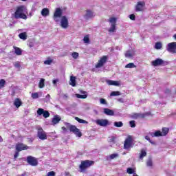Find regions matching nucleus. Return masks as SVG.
<instances>
[{"mask_svg": "<svg viewBox=\"0 0 176 176\" xmlns=\"http://www.w3.org/2000/svg\"><path fill=\"white\" fill-rule=\"evenodd\" d=\"M25 10H26L25 6H19L16 7L15 12L13 14V17H14L16 20H19V19H23V20H27V15L25 14L24 13Z\"/></svg>", "mask_w": 176, "mask_h": 176, "instance_id": "obj_1", "label": "nucleus"}, {"mask_svg": "<svg viewBox=\"0 0 176 176\" xmlns=\"http://www.w3.org/2000/svg\"><path fill=\"white\" fill-rule=\"evenodd\" d=\"M91 166H94V161L89 160L81 161L79 166L80 173H85V171H86V170H87V168L89 167H91Z\"/></svg>", "mask_w": 176, "mask_h": 176, "instance_id": "obj_2", "label": "nucleus"}, {"mask_svg": "<svg viewBox=\"0 0 176 176\" xmlns=\"http://www.w3.org/2000/svg\"><path fill=\"white\" fill-rule=\"evenodd\" d=\"M108 56L104 55L102 56L99 60L98 61L97 64L96 65V68H101V67H104V65L107 63L108 61Z\"/></svg>", "mask_w": 176, "mask_h": 176, "instance_id": "obj_3", "label": "nucleus"}, {"mask_svg": "<svg viewBox=\"0 0 176 176\" xmlns=\"http://www.w3.org/2000/svg\"><path fill=\"white\" fill-rule=\"evenodd\" d=\"M26 162L30 166L33 167L38 166V160L35 157L28 155L26 158Z\"/></svg>", "mask_w": 176, "mask_h": 176, "instance_id": "obj_4", "label": "nucleus"}, {"mask_svg": "<svg viewBox=\"0 0 176 176\" xmlns=\"http://www.w3.org/2000/svg\"><path fill=\"white\" fill-rule=\"evenodd\" d=\"M37 137L42 141H45V140H47V134L43 131V129L39 128L37 131Z\"/></svg>", "mask_w": 176, "mask_h": 176, "instance_id": "obj_5", "label": "nucleus"}, {"mask_svg": "<svg viewBox=\"0 0 176 176\" xmlns=\"http://www.w3.org/2000/svg\"><path fill=\"white\" fill-rule=\"evenodd\" d=\"M62 17H63V10H61V8H57L55 10V12L54 13L53 19L56 22H57L58 21V19H60Z\"/></svg>", "mask_w": 176, "mask_h": 176, "instance_id": "obj_6", "label": "nucleus"}, {"mask_svg": "<svg viewBox=\"0 0 176 176\" xmlns=\"http://www.w3.org/2000/svg\"><path fill=\"white\" fill-rule=\"evenodd\" d=\"M69 131L72 133H74L76 137H82V132H80V130L76 127L75 125H70L69 126Z\"/></svg>", "mask_w": 176, "mask_h": 176, "instance_id": "obj_7", "label": "nucleus"}, {"mask_svg": "<svg viewBox=\"0 0 176 176\" xmlns=\"http://www.w3.org/2000/svg\"><path fill=\"white\" fill-rule=\"evenodd\" d=\"M135 12H144L145 10V1H138L135 6Z\"/></svg>", "mask_w": 176, "mask_h": 176, "instance_id": "obj_8", "label": "nucleus"}, {"mask_svg": "<svg viewBox=\"0 0 176 176\" xmlns=\"http://www.w3.org/2000/svg\"><path fill=\"white\" fill-rule=\"evenodd\" d=\"M132 145H133V138H131V136L129 135L127 137V138L125 140L124 142V149H130Z\"/></svg>", "mask_w": 176, "mask_h": 176, "instance_id": "obj_9", "label": "nucleus"}, {"mask_svg": "<svg viewBox=\"0 0 176 176\" xmlns=\"http://www.w3.org/2000/svg\"><path fill=\"white\" fill-rule=\"evenodd\" d=\"M109 21L111 23V27L109 29V32H115L116 31V18L111 17Z\"/></svg>", "mask_w": 176, "mask_h": 176, "instance_id": "obj_10", "label": "nucleus"}, {"mask_svg": "<svg viewBox=\"0 0 176 176\" xmlns=\"http://www.w3.org/2000/svg\"><path fill=\"white\" fill-rule=\"evenodd\" d=\"M30 147L23 143L18 142L16 144L15 149L18 152H21V151H27Z\"/></svg>", "mask_w": 176, "mask_h": 176, "instance_id": "obj_11", "label": "nucleus"}, {"mask_svg": "<svg viewBox=\"0 0 176 176\" xmlns=\"http://www.w3.org/2000/svg\"><path fill=\"white\" fill-rule=\"evenodd\" d=\"M151 116V112H146L144 113H135L133 115L134 119H145L146 116Z\"/></svg>", "mask_w": 176, "mask_h": 176, "instance_id": "obj_12", "label": "nucleus"}, {"mask_svg": "<svg viewBox=\"0 0 176 176\" xmlns=\"http://www.w3.org/2000/svg\"><path fill=\"white\" fill-rule=\"evenodd\" d=\"M37 115H38L39 116L43 115V118L46 119L50 116V113H49L48 111L40 108L37 110Z\"/></svg>", "mask_w": 176, "mask_h": 176, "instance_id": "obj_13", "label": "nucleus"}, {"mask_svg": "<svg viewBox=\"0 0 176 176\" xmlns=\"http://www.w3.org/2000/svg\"><path fill=\"white\" fill-rule=\"evenodd\" d=\"M166 50L170 53H176V42L169 43Z\"/></svg>", "mask_w": 176, "mask_h": 176, "instance_id": "obj_14", "label": "nucleus"}, {"mask_svg": "<svg viewBox=\"0 0 176 176\" xmlns=\"http://www.w3.org/2000/svg\"><path fill=\"white\" fill-rule=\"evenodd\" d=\"M68 18L66 16H63L60 19V25L62 28L67 29L68 28Z\"/></svg>", "mask_w": 176, "mask_h": 176, "instance_id": "obj_15", "label": "nucleus"}, {"mask_svg": "<svg viewBox=\"0 0 176 176\" xmlns=\"http://www.w3.org/2000/svg\"><path fill=\"white\" fill-rule=\"evenodd\" d=\"M163 64H164V60L162 58H157L151 62L153 67H159V65H163Z\"/></svg>", "mask_w": 176, "mask_h": 176, "instance_id": "obj_16", "label": "nucleus"}, {"mask_svg": "<svg viewBox=\"0 0 176 176\" xmlns=\"http://www.w3.org/2000/svg\"><path fill=\"white\" fill-rule=\"evenodd\" d=\"M96 124L98 126H101L102 127H106L107 124H109V122L107 119H100L96 120Z\"/></svg>", "mask_w": 176, "mask_h": 176, "instance_id": "obj_17", "label": "nucleus"}, {"mask_svg": "<svg viewBox=\"0 0 176 176\" xmlns=\"http://www.w3.org/2000/svg\"><path fill=\"white\" fill-rule=\"evenodd\" d=\"M103 111H104V113L105 115H107L108 116H113V115H115V111H113V110L112 109L104 108Z\"/></svg>", "mask_w": 176, "mask_h": 176, "instance_id": "obj_18", "label": "nucleus"}, {"mask_svg": "<svg viewBox=\"0 0 176 176\" xmlns=\"http://www.w3.org/2000/svg\"><path fill=\"white\" fill-rule=\"evenodd\" d=\"M14 105L16 107V108H20V107L23 105V102L20 98H16L14 101Z\"/></svg>", "mask_w": 176, "mask_h": 176, "instance_id": "obj_19", "label": "nucleus"}, {"mask_svg": "<svg viewBox=\"0 0 176 176\" xmlns=\"http://www.w3.org/2000/svg\"><path fill=\"white\" fill-rule=\"evenodd\" d=\"M107 83L109 86H120L119 81H113L112 80H107Z\"/></svg>", "mask_w": 176, "mask_h": 176, "instance_id": "obj_20", "label": "nucleus"}, {"mask_svg": "<svg viewBox=\"0 0 176 176\" xmlns=\"http://www.w3.org/2000/svg\"><path fill=\"white\" fill-rule=\"evenodd\" d=\"M60 120H61V117H60V116L58 115H56L54 116L52 122L54 126V124H57L58 123H60Z\"/></svg>", "mask_w": 176, "mask_h": 176, "instance_id": "obj_21", "label": "nucleus"}, {"mask_svg": "<svg viewBox=\"0 0 176 176\" xmlns=\"http://www.w3.org/2000/svg\"><path fill=\"white\" fill-rule=\"evenodd\" d=\"M13 49L14 50V53L16 56H21V54H23V50H21V48L14 46Z\"/></svg>", "mask_w": 176, "mask_h": 176, "instance_id": "obj_22", "label": "nucleus"}, {"mask_svg": "<svg viewBox=\"0 0 176 176\" xmlns=\"http://www.w3.org/2000/svg\"><path fill=\"white\" fill-rule=\"evenodd\" d=\"M69 85L71 86H73V87H75V86H76V77L74 76H70Z\"/></svg>", "mask_w": 176, "mask_h": 176, "instance_id": "obj_23", "label": "nucleus"}, {"mask_svg": "<svg viewBox=\"0 0 176 176\" xmlns=\"http://www.w3.org/2000/svg\"><path fill=\"white\" fill-rule=\"evenodd\" d=\"M168 131H170L169 128L164 127L162 129L161 135H162V137H166V135H167V134H168Z\"/></svg>", "mask_w": 176, "mask_h": 176, "instance_id": "obj_24", "label": "nucleus"}, {"mask_svg": "<svg viewBox=\"0 0 176 176\" xmlns=\"http://www.w3.org/2000/svg\"><path fill=\"white\" fill-rule=\"evenodd\" d=\"M85 17L86 19H91V17H94V15L93 14V12H91V10H87V13L85 15Z\"/></svg>", "mask_w": 176, "mask_h": 176, "instance_id": "obj_25", "label": "nucleus"}, {"mask_svg": "<svg viewBox=\"0 0 176 176\" xmlns=\"http://www.w3.org/2000/svg\"><path fill=\"white\" fill-rule=\"evenodd\" d=\"M49 13H50V11H49V9H47V8H43L41 10V14L44 17H46V16H49Z\"/></svg>", "mask_w": 176, "mask_h": 176, "instance_id": "obj_26", "label": "nucleus"}, {"mask_svg": "<svg viewBox=\"0 0 176 176\" xmlns=\"http://www.w3.org/2000/svg\"><path fill=\"white\" fill-rule=\"evenodd\" d=\"M151 137H162L161 131H156L155 133H151Z\"/></svg>", "mask_w": 176, "mask_h": 176, "instance_id": "obj_27", "label": "nucleus"}, {"mask_svg": "<svg viewBox=\"0 0 176 176\" xmlns=\"http://www.w3.org/2000/svg\"><path fill=\"white\" fill-rule=\"evenodd\" d=\"M75 120L78 122V123H82L83 124H87V123H89V122H87L83 119H80V118H79V117H75Z\"/></svg>", "mask_w": 176, "mask_h": 176, "instance_id": "obj_28", "label": "nucleus"}, {"mask_svg": "<svg viewBox=\"0 0 176 176\" xmlns=\"http://www.w3.org/2000/svg\"><path fill=\"white\" fill-rule=\"evenodd\" d=\"M38 87L39 89H43L45 87V79L41 78L38 82Z\"/></svg>", "mask_w": 176, "mask_h": 176, "instance_id": "obj_29", "label": "nucleus"}, {"mask_svg": "<svg viewBox=\"0 0 176 176\" xmlns=\"http://www.w3.org/2000/svg\"><path fill=\"white\" fill-rule=\"evenodd\" d=\"M120 91H113L111 94H110V97H115L116 96H120Z\"/></svg>", "mask_w": 176, "mask_h": 176, "instance_id": "obj_30", "label": "nucleus"}, {"mask_svg": "<svg viewBox=\"0 0 176 176\" xmlns=\"http://www.w3.org/2000/svg\"><path fill=\"white\" fill-rule=\"evenodd\" d=\"M19 36L20 39H23V41H25V39H27V34H25V32L19 34Z\"/></svg>", "mask_w": 176, "mask_h": 176, "instance_id": "obj_31", "label": "nucleus"}, {"mask_svg": "<svg viewBox=\"0 0 176 176\" xmlns=\"http://www.w3.org/2000/svg\"><path fill=\"white\" fill-rule=\"evenodd\" d=\"M146 156V151L145 150L142 149L141 150V153L140 155V159H144Z\"/></svg>", "mask_w": 176, "mask_h": 176, "instance_id": "obj_32", "label": "nucleus"}, {"mask_svg": "<svg viewBox=\"0 0 176 176\" xmlns=\"http://www.w3.org/2000/svg\"><path fill=\"white\" fill-rule=\"evenodd\" d=\"M114 126L116 127H123V122L122 121L120 122H115Z\"/></svg>", "mask_w": 176, "mask_h": 176, "instance_id": "obj_33", "label": "nucleus"}, {"mask_svg": "<svg viewBox=\"0 0 176 176\" xmlns=\"http://www.w3.org/2000/svg\"><path fill=\"white\" fill-rule=\"evenodd\" d=\"M5 85H6V81L4 79L0 80V89L5 87Z\"/></svg>", "mask_w": 176, "mask_h": 176, "instance_id": "obj_34", "label": "nucleus"}, {"mask_svg": "<svg viewBox=\"0 0 176 176\" xmlns=\"http://www.w3.org/2000/svg\"><path fill=\"white\" fill-rule=\"evenodd\" d=\"M32 98H33L34 100H36V98H39V94H38V92L32 93Z\"/></svg>", "mask_w": 176, "mask_h": 176, "instance_id": "obj_35", "label": "nucleus"}, {"mask_svg": "<svg viewBox=\"0 0 176 176\" xmlns=\"http://www.w3.org/2000/svg\"><path fill=\"white\" fill-rule=\"evenodd\" d=\"M162 47V43H160V42H157V43H155V48L157 49V50H159L160 49H161Z\"/></svg>", "mask_w": 176, "mask_h": 176, "instance_id": "obj_36", "label": "nucleus"}, {"mask_svg": "<svg viewBox=\"0 0 176 176\" xmlns=\"http://www.w3.org/2000/svg\"><path fill=\"white\" fill-rule=\"evenodd\" d=\"M125 57H126L127 58H130L133 57V54H131V52L130 51H126L125 53Z\"/></svg>", "mask_w": 176, "mask_h": 176, "instance_id": "obj_37", "label": "nucleus"}, {"mask_svg": "<svg viewBox=\"0 0 176 176\" xmlns=\"http://www.w3.org/2000/svg\"><path fill=\"white\" fill-rule=\"evenodd\" d=\"M125 68H135V65L133 63H130L125 65Z\"/></svg>", "mask_w": 176, "mask_h": 176, "instance_id": "obj_38", "label": "nucleus"}, {"mask_svg": "<svg viewBox=\"0 0 176 176\" xmlns=\"http://www.w3.org/2000/svg\"><path fill=\"white\" fill-rule=\"evenodd\" d=\"M52 63H53V60L52 59H48L44 61V64L45 65H51Z\"/></svg>", "mask_w": 176, "mask_h": 176, "instance_id": "obj_39", "label": "nucleus"}, {"mask_svg": "<svg viewBox=\"0 0 176 176\" xmlns=\"http://www.w3.org/2000/svg\"><path fill=\"white\" fill-rule=\"evenodd\" d=\"M145 140H146L147 141H148V142H150V144H152V145H155V144H156L155 142L152 141V140H151V138H149V136H148V135H146V136H145Z\"/></svg>", "mask_w": 176, "mask_h": 176, "instance_id": "obj_40", "label": "nucleus"}, {"mask_svg": "<svg viewBox=\"0 0 176 176\" xmlns=\"http://www.w3.org/2000/svg\"><path fill=\"white\" fill-rule=\"evenodd\" d=\"M72 57H73V58L76 60V58H78L79 57V53H78V52H73L72 54Z\"/></svg>", "mask_w": 176, "mask_h": 176, "instance_id": "obj_41", "label": "nucleus"}, {"mask_svg": "<svg viewBox=\"0 0 176 176\" xmlns=\"http://www.w3.org/2000/svg\"><path fill=\"white\" fill-rule=\"evenodd\" d=\"M77 98H82L84 100L85 98H87V95L84 94V95H80V94H77L76 95Z\"/></svg>", "mask_w": 176, "mask_h": 176, "instance_id": "obj_42", "label": "nucleus"}, {"mask_svg": "<svg viewBox=\"0 0 176 176\" xmlns=\"http://www.w3.org/2000/svg\"><path fill=\"white\" fill-rule=\"evenodd\" d=\"M118 157H119V154H118V153H113V154L110 155V156H109V157L111 160H113V159H115Z\"/></svg>", "mask_w": 176, "mask_h": 176, "instance_id": "obj_43", "label": "nucleus"}, {"mask_svg": "<svg viewBox=\"0 0 176 176\" xmlns=\"http://www.w3.org/2000/svg\"><path fill=\"white\" fill-rule=\"evenodd\" d=\"M85 43H90V38H89V36H85L83 38Z\"/></svg>", "mask_w": 176, "mask_h": 176, "instance_id": "obj_44", "label": "nucleus"}, {"mask_svg": "<svg viewBox=\"0 0 176 176\" xmlns=\"http://www.w3.org/2000/svg\"><path fill=\"white\" fill-rule=\"evenodd\" d=\"M128 174H134V170L132 168H128L126 170Z\"/></svg>", "mask_w": 176, "mask_h": 176, "instance_id": "obj_45", "label": "nucleus"}, {"mask_svg": "<svg viewBox=\"0 0 176 176\" xmlns=\"http://www.w3.org/2000/svg\"><path fill=\"white\" fill-rule=\"evenodd\" d=\"M130 126L132 128L135 127V121L131 120L129 122Z\"/></svg>", "mask_w": 176, "mask_h": 176, "instance_id": "obj_46", "label": "nucleus"}, {"mask_svg": "<svg viewBox=\"0 0 176 176\" xmlns=\"http://www.w3.org/2000/svg\"><path fill=\"white\" fill-rule=\"evenodd\" d=\"M47 176H56V172L54 171L48 172L47 174Z\"/></svg>", "mask_w": 176, "mask_h": 176, "instance_id": "obj_47", "label": "nucleus"}, {"mask_svg": "<svg viewBox=\"0 0 176 176\" xmlns=\"http://www.w3.org/2000/svg\"><path fill=\"white\" fill-rule=\"evenodd\" d=\"M100 104H103L104 105H107V100L104 98H100Z\"/></svg>", "mask_w": 176, "mask_h": 176, "instance_id": "obj_48", "label": "nucleus"}, {"mask_svg": "<svg viewBox=\"0 0 176 176\" xmlns=\"http://www.w3.org/2000/svg\"><path fill=\"white\" fill-rule=\"evenodd\" d=\"M116 139V138H115V136H111V138H109V142H115Z\"/></svg>", "mask_w": 176, "mask_h": 176, "instance_id": "obj_49", "label": "nucleus"}, {"mask_svg": "<svg viewBox=\"0 0 176 176\" xmlns=\"http://www.w3.org/2000/svg\"><path fill=\"white\" fill-rule=\"evenodd\" d=\"M19 151H16V152H15V153H14V160H17V157H19Z\"/></svg>", "mask_w": 176, "mask_h": 176, "instance_id": "obj_50", "label": "nucleus"}, {"mask_svg": "<svg viewBox=\"0 0 176 176\" xmlns=\"http://www.w3.org/2000/svg\"><path fill=\"white\" fill-rule=\"evenodd\" d=\"M14 65L15 68H20V67H21V65H20V62H16Z\"/></svg>", "mask_w": 176, "mask_h": 176, "instance_id": "obj_51", "label": "nucleus"}, {"mask_svg": "<svg viewBox=\"0 0 176 176\" xmlns=\"http://www.w3.org/2000/svg\"><path fill=\"white\" fill-rule=\"evenodd\" d=\"M129 19L133 21L135 20V15L134 14H131Z\"/></svg>", "mask_w": 176, "mask_h": 176, "instance_id": "obj_52", "label": "nucleus"}, {"mask_svg": "<svg viewBox=\"0 0 176 176\" xmlns=\"http://www.w3.org/2000/svg\"><path fill=\"white\" fill-rule=\"evenodd\" d=\"M147 166H148V167H152V166H153L152 160H148V161L147 162Z\"/></svg>", "mask_w": 176, "mask_h": 176, "instance_id": "obj_53", "label": "nucleus"}, {"mask_svg": "<svg viewBox=\"0 0 176 176\" xmlns=\"http://www.w3.org/2000/svg\"><path fill=\"white\" fill-rule=\"evenodd\" d=\"M59 80L58 79H55L52 80L53 85H55L56 86H57V82H58Z\"/></svg>", "mask_w": 176, "mask_h": 176, "instance_id": "obj_54", "label": "nucleus"}, {"mask_svg": "<svg viewBox=\"0 0 176 176\" xmlns=\"http://www.w3.org/2000/svg\"><path fill=\"white\" fill-rule=\"evenodd\" d=\"M62 130H63V131H67V128H66L65 126H63V127H62Z\"/></svg>", "mask_w": 176, "mask_h": 176, "instance_id": "obj_55", "label": "nucleus"}, {"mask_svg": "<svg viewBox=\"0 0 176 176\" xmlns=\"http://www.w3.org/2000/svg\"><path fill=\"white\" fill-rule=\"evenodd\" d=\"M1 142H3V139L2 138L1 136H0V143H1Z\"/></svg>", "mask_w": 176, "mask_h": 176, "instance_id": "obj_56", "label": "nucleus"}, {"mask_svg": "<svg viewBox=\"0 0 176 176\" xmlns=\"http://www.w3.org/2000/svg\"><path fill=\"white\" fill-rule=\"evenodd\" d=\"M173 38H175V39H176V34H175V35L173 36Z\"/></svg>", "mask_w": 176, "mask_h": 176, "instance_id": "obj_57", "label": "nucleus"}, {"mask_svg": "<svg viewBox=\"0 0 176 176\" xmlns=\"http://www.w3.org/2000/svg\"><path fill=\"white\" fill-rule=\"evenodd\" d=\"M23 2H25V1H27V0H21Z\"/></svg>", "mask_w": 176, "mask_h": 176, "instance_id": "obj_58", "label": "nucleus"}, {"mask_svg": "<svg viewBox=\"0 0 176 176\" xmlns=\"http://www.w3.org/2000/svg\"><path fill=\"white\" fill-rule=\"evenodd\" d=\"M47 96H48V97H50V95L48 94Z\"/></svg>", "mask_w": 176, "mask_h": 176, "instance_id": "obj_59", "label": "nucleus"}]
</instances>
